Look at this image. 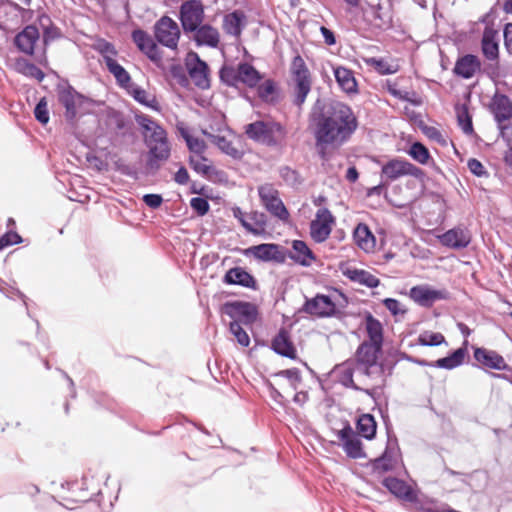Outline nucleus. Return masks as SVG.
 I'll return each mask as SVG.
<instances>
[{"instance_id": "obj_1", "label": "nucleus", "mask_w": 512, "mask_h": 512, "mask_svg": "<svg viewBox=\"0 0 512 512\" xmlns=\"http://www.w3.org/2000/svg\"><path fill=\"white\" fill-rule=\"evenodd\" d=\"M311 125L318 155L327 160V147L338 148L348 142L359 123L349 105L333 102L326 109L312 114Z\"/></svg>"}, {"instance_id": "obj_2", "label": "nucleus", "mask_w": 512, "mask_h": 512, "mask_svg": "<svg viewBox=\"0 0 512 512\" xmlns=\"http://www.w3.org/2000/svg\"><path fill=\"white\" fill-rule=\"evenodd\" d=\"M135 121L142 129L144 142L148 148L146 167L150 172H156L171 155L167 131L143 113L135 114Z\"/></svg>"}, {"instance_id": "obj_3", "label": "nucleus", "mask_w": 512, "mask_h": 512, "mask_svg": "<svg viewBox=\"0 0 512 512\" xmlns=\"http://www.w3.org/2000/svg\"><path fill=\"white\" fill-rule=\"evenodd\" d=\"M246 136L268 147H282L286 143L287 130L274 120H257L245 126Z\"/></svg>"}, {"instance_id": "obj_4", "label": "nucleus", "mask_w": 512, "mask_h": 512, "mask_svg": "<svg viewBox=\"0 0 512 512\" xmlns=\"http://www.w3.org/2000/svg\"><path fill=\"white\" fill-rule=\"evenodd\" d=\"M219 76L223 83L231 87H237L241 83L248 88H256L262 80L260 72L247 62H241L236 67L224 65Z\"/></svg>"}, {"instance_id": "obj_5", "label": "nucleus", "mask_w": 512, "mask_h": 512, "mask_svg": "<svg viewBox=\"0 0 512 512\" xmlns=\"http://www.w3.org/2000/svg\"><path fill=\"white\" fill-rule=\"evenodd\" d=\"M290 72L295 83L293 102L296 106L301 107L311 91L312 80L310 71L300 55H296L292 59Z\"/></svg>"}, {"instance_id": "obj_6", "label": "nucleus", "mask_w": 512, "mask_h": 512, "mask_svg": "<svg viewBox=\"0 0 512 512\" xmlns=\"http://www.w3.org/2000/svg\"><path fill=\"white\" fill-rule=\"evenodd\" d=\"M57 99L61 106L65 108L64 116L70 123L74 122L80 113L85 112V104L90 103V99L76 91L71 85H58Z\"/></svg>"}, {"instance_id": "obj_7", "label": "nucleus", "mask_w": 512, "mask_h": 512, "mask_svg": "<svg viewBox=\"0 0 512 512\" xmlns=\"http://www.w3.org/2000/svg\"><path fill=\"white\" fill-rule=\"evenodd\" d=\"M408 175L420 180L425 176L422 169L406 160L398 158L389 160L381 168V180L386 181L388 184Z\"/></svg>"}, {"instance_id": "obj_8", "label": "nucleus", "mask_w": 512, "mask_h": 512, "mask_svg": "<svg viewBox=\"0 0 512 512\" xmlns=\"http://www.w3.org/2000/svg\"><path fill=\"white\" fill-rule=\"evenodd\" d=\"M380 345L363 342L356 352V369L362 374L371 376L375 373L382 374V367L377 364L378 354L381 351Z\"/></svg>"}, {"instance_id": "obj_9", "label": "nucleus", "mask_w": 512, "mask_h": 512, "mask_svg": "<svg viewBox=\"0 0 512 512\" xmlns=\"http://www.w3.org/2000/svg\"><path fill=\"white\" fill-rule=\"evenodd\" d=\"M221 312L229 316L232 321L241 325H252L258 315L257 307L244 301H229L222 305Z\"/></svg>"}, {"instance_id": "obj_10", "label": "nucleus", "mask_w": 512, "mask_h": 512, "mask_svg": "<svg viewBox=\"0 0 512 512\" xmlns=\"http://www.w3.org/2000/svg\"><path fill=\"white\" fill-rule=\"evenodd\" d=\"M258 194L261 203L271 215L282 221L288 220L289 212L280 199L278 190L272 184L259 186Z\"/></svg>"}, {"instance_id": "obj_11", "label": "nucleus", "mask_w": 512, "mask_h": 512, "mask_svg": "<svg viewBox=\"0 0 512 512\" xmlns=\"http://www.w3.org/2000/svg\"><path fill=\"white\" fill-rule=\"evenodd\" d=\"M244 255L262 262L283 264L287 259V249L275 243H262L248 247L244 250Z\"/></svg>"}, {"instance_id": "obj_12", "label": "nucleus", "mask_w": 512, "mask_h": 512, "mask_svg": "<svg viewBox=\"0 0 512 512\" xmlns=\"http://www.w3.org/2000/svg\"><path fill=\"white\" fill-rule=\"evenodd\" d=\"M154 35L158 43L174 50L178 46L180 29L176 21L163 16L154 25Z\"/></svg>"}, {"instance_id": "obj_13", "label": "nucleus", "mask_w": 512, "mask_h": 512, "mask_svg": "<svg viewBox=\"0 0 512 512\" xmlns=\"http://www.w3.org/2000/svg\"><path fill=\"white\" fill-rule=\"evenodd\" d=\"M335 223V217L328 208H320L317 210L315 219L310 223V236L316 243L326 241L332 231Z\"/></svg>"}, {"instance_id": "obj_14", "label": "nucleus", "mask_w": 512, "mask_h": 512, "mask_svg": "<svg viewBox=\"0 0 512 512\" xmlns=\"http://www.w3.org/2000/svg\"><path fill=\"white\" fill-rule=\"evenodd\" d=\"M301 311L317 318L332 317L336 314V304L328 295L316 294L313 298H306Z\"/></svg>"}, {"instance_id": "obj_15", "label": "nucleus", "mask_w": 512, "mask_h": 512, "mask_svg": "<svg viewBox=\"0 0 512 512\" xmlns=\"http://www.w3.org/2000/svg\"><path fill=\"white\" fill-rule=\"evenodd\" d=\"M204 19V8L200 1L189 0L180 8V20L185 33L194 31Z\"/></svg>"}, {"instance_id": "obj_16", "label": "nucleus", "mask_w": 512, "mask_h": 512, "mask_svg": "<svg viewBox=\"0 0 512 512\" xmlns=\"http://www.w3.org/2000/svg\"><path fill=\"white\" fill-rule=\"evenodd\" d=\"M409 297L418 305L429 308L434 302L448 300L450 293L446 289H433L428 285H417L410 289Z\"/></svg>"}, {"instance_id": "obj_17", "label": "nucleus", "mask_w": 512, "mask_h": 512, "mask_svg": "<svg viewBox=\"0 0 512 512\" xmlns=\"http://www.w3.org/2000/svg\"><path fill=\"white\" fill-rule=\"evenodd\" d=\"M186 67L193 83L201 89L210 86L208 77V65L201 60L197 53L191 52L186 58Z\"/></svg>"}, {"instance_id": "obj_18", "label": "nucleus", "mask_w": 512, "mask_h": 512, "mask_svg": "<svg viewBox=\"0 0 512 512\" xmlns=\"http://www.w3.org/2000/svg\"><path fill=\"white\" fill-rule=\"evenodd\" d=\"M32 15V10L20 7L13 2H6L0 5V21L6 28L17 26L28 20Z\"/></svg>"}, {"instance_id": "obj_19", "label": "nucleus", "mask_w": 512, "mask_h": 512, "mask_svg": "<svg viewBox=\"0 0 512 512\" xmlns=\"http://www.w3.org/2000/svg\"><path fill=\"white\" fill-rule=\"evenodd\" d=\"M438 239L443 246L458 250L466 248L470 244L472 234L468 228L456 226L438 236Z\"/></svg>"}, {"instance_id": "obj_20", "label": "nucleus", "mask_w": 512, "mask_h": 512, "mask_svg": "<svg viewBox=\"0 0 512 512\" xmlns=\"http://www.w3.org/2000/svg\"><path fill=\"white\" fill-rule=\"evenodd\" d=\"M338 438L343 442V449L349 457L354 459L365 457L362 442L349 424L338 432Z\"/></svg>"}, {"instance_id": "obj_21", "label": "nucleus", "mask_w": 512, "mask_h": 512, "mask_svg": "<svg viewBox=\"0 0 512 512\" xmlns=\"http://www.w3.org/2000/svg\"><path fill=\"white\" fill-rule=\"evenodd\" d=\"M481 51L489 61L499 60V32L492 25L484 28L481 38Z\"/></svg>"}, {"instance_id": "obj_22", "label": "nucleus", "mask_w": 512, "mask_h": 512, "mask_svg": "<svg viewBox=\"0 0 512 512\" xmlns=\"http://www.w3.org/2000/svg\"><path fill=\"white\" fill-rule=\"evenodd\" d=\"M474 358L482 366L494 370H511L502 355L482 347L474 349Z\"/></svg>"}, {"instance_id": "obj_23", "label": "nucleus", "mask_w": 512, "mask_h": 512, "mask_svg": "<svg viewBox=\"0 0 512 512\" xmlns=\"http://www.w3.org/2000/svg\"><path fill=\"white\" fill-rule=\"evenodd\" d=\"M467 339L464 340L463 347L458 348L453 353L448 355L447 357L440 358L433 363H429L425 360L418 361V363L422 366H431L441 369L452 370L461 366L464 363L465 357L467 355Z\"/></svg>"}, {"instance_id": "obj_24", "label": "nucleus", "mask_w": 512, "mask_h": 512, "mask_svg": "<svg viewBox=\"0 0 512 512\" xmlns=\"http://www.w3.org/2000/svg\"><path fill=\"white\" fill-rule=\"evenodd\" d=\"M132 40L138 49L150 60L158 61L161 58L159 48L152 37L144 30L136 29L132 32Z\"/></svg>"}, {"instance_id": "obj_25", "label": "nucleus", "mask_w": 512, "mask_h": 512, "mask_svg": "<svg viewBox=\"0 0 512 512\" xmlns=\"http://www.w3.org/2000/svg\"><path fill=\"white\" fill-rule=\"evenodd\" d=\"M490 111L497 124L506 122L512 118V101L501 93H495L491 99Z\"/></svg>"}, {"instance_id": "obj_26", "label": "nucleus", "mask_w": 512, "mask_h": 512, "mask_svg": "<svg viewBox=\"0 0 512 512\" xmlns=\"http://www.w3.org/2000/svg\"><path fill=\"white\" fill-rule=\"evenodd\" d=\"M39 37L40 34L38 29L33 25H29L16 35L14 44L22 53L26 55H33L35 45L39 40Z\"/></svg>"}, {"instance_id": "obj_27", "label": "nucleus", "mask_w": 512, "mask_h": 512, "mask_svg": "<svg viewBox=\"0 0 512 512\" xmlns=\"http://www.w3.org/2000/svg\"><path fill=\"white\" fill-rule=\"evenodd\" d=\"M356 367L351 362H344L338 366H336L334 373L337 378V381L347 388H351L356 391H362L369 396L374 395V390L369 388H362L355 384L353 380V374Z\"/></svg>"}, {"instance_id": "obj_28", "label": "nucleus", "mask_w": 512, "mask_h": 512, "mask_svg": "<svg viewBox=\"0 0 512 512\" xmlns=\"http://www.w3.org/2000/svg\"><path fill=\"white\" fill-rule=\"evenodd\" d=\"M480 68L481 62L479 58L473 54H466L457 59L453 72L463 79H470L480 71Z\"/></svg>"}, {"instance_id": "obj_29", "label": "nucleus", "mask_w": 512, "mask_h": 512, "mask_svg": "<svg viewBox=\"0 0 512 512\" xmlns=\"http://www.w3.org/2000/svg\"><path fill=\"white\" fill-rule=\"evenodd\" d=\"M193 40L197 46L216 48L220 41V35L216 28L209 24L199 25L194 31Z\"/></svg>"}, {"instance_id": "obj_30", "label": "nucleus", "mask_w": 512, "mask_h": 512, "mask_svg": "<svg viewBox=\"0 0 512 512\" xmlns=\"http://www.w3.org/2000/svg\"><path fill=\"white\" fill-rule=\"evenodd\" d=\"M287 258L304 267L310 266L315 260L313 252L302 240H294L292 242V249L287 250Z\"/></svg>"}, {"instance_id": "obj_31", "label": "nucleus", "mask_w": 512, "mask_h": 512, "mask_svg": "<svg viewBox=\"0 0 512 512\" xmlns=\"http://www.w3.org/2000/svg\"><path fill=\"white\" fill-rule=\"evenodd\" d=\"M223 282L229 285H240L246 288H256L255 278L242 267L229 269L224 275Z\"/></svg>"}, {"instance_id": "obj_32", "label": "nucleus", "mask_w": 512, "mask_h": 512, "mask_svg": "<svg viewBox=\"0 0 512 512\" xmlns=\"http://www.w3.org/2000/svg\"><path fill=\"white\" fill-rule=\"evenodd\" d=\"M333 73L342 91L347 94L358 92V85L352 70L344 66L333 67Z\"/></svg>"}, {"instance_id": "obj_33", "label": "nucleus", "mask_w": 512, "mask_h": 512, "mask_svg": "<svg viewBox=\"0 0 512 512\" xmlns=\"http://www.w3.org/2000/svg\"><path fill=\"white\" fill-rule=\"evenodd\" d=\"M246 25V16L243 11L235 10L223 18V30L226 34L240 37Z\"/></svg>"}, {"instance_id": "obj_34", "label": "nucleus", "mask_w": 512, "mask_h": 512, "mask_svg": "<svg viewBox=\"0 0 512 512\" xmlns=\"http://www.w3.org/2000/svg\"><path fill=\"white\" fill-rule=\"evenodd\" d=\"M382 484L395 497L405 501L414 500L415 491L405 481L396 477H386Z\"/></svg>"}, {"instance_id": "obj_35", "label": "nucleus", "mask_w": 512, "mask_h": 512, "mask_svg": "<svg viewBox=\"0 0 512 512\" xmlns=\"http://www.w3.org/2000/svg\"><path fill=\"white\" fill-rule=\"evenodd\" d=\"M355 244L365 252H371L375 248V237L369 227L364 223H359L353 232Z\"/></svg>"}, {"instance_id": "obj_36", "label": "nucleus", "mask_w": 512, "mask_h": 512, "mask_svg": "<svg viewBox=\"0 0 512 512\" xmlns=\"http://www.w3.org/2000/svg\"><path fill=\"white\" fill-rule=\"evenodd\" d=\"M272 348L279 355L290 359L296 358V349L290 340L289 334L285 330H280L274 337Z\"/></svg>"}, {"instance_id": "obj_37", "label": "nucleus", "mask_w": 512, "mask_h": 512, "mask_svg": "<svg viewBox=\"0 0 512 512\" xmlns=\"http://www.w3.org/2000/svg\"><path fill=\"white\" fill-rule=\"evenodd\" d=\"M189 165L196 173L207 179H212L220 173L203 155L190 156Z\"/></svg>"}, {"instance_id": "obj_38", "label": "nucleus", "mask_w": 512, "mask_h": 512, "mask_svg": "<svg viewBox=\"0 0 512 512\" xmlns=\"http://www.w3.org/2000/svg\"><path fill=\"white\" fill-rule=\"evenodd\" d=\"M126 91L131 97H133L135 101H137L141 105L156 111L159 110L160 107L156 97L147 92L139 85L133 83Z\"/></svg>"}, {"instance_id": "obj_39", "label": "nucleus", "mask_w": 512, "mask_h": 512, "mask_svg": "<svg viewBox=\"0 0 512 512\" xmlns=\"http://www.w3.org/2000/svg\"><path fill=\"white\" fill-rule=\"evenodd\" d=\"M344 275L352 282L359 283L368 288H376L380 284V280L376 276L363 269H347Z\"/></svg>"}, {"instance_id": "obj_40", "label": "nucleus", "mask_w": 512, "mask_h": 512, "mask_svg": "<svg viewBox=\"0 0 512 512\" xmlns=\"http://www.w3.org/2000/svg\"><path fill=\"white\" fill-rule=\"evenodd\" d=\"M365 328L370 342L375 345L382 346L383 327L378 319L368 313L365 317Z\"/></svg>"}, {"instance_id": "obj_41", "label": "nucleus", "mask_w": 512, "mask_h": 512, "mask_svg": "<svg viewBox=\"0 0 512 512\" xmlns=\"http://www.w3.org/2000/svg\"><path fill=\"white\" fill-rule=\"evenodd\" d=\"M203 134L206 135L209 140L216 145L223 153L231 156L234 159H240L242 157V153L234 147L232 142L228 140L224 136L215 135L208 133L207 131H203Z\"/></svg>"}, {"instance_id": "obj_42", "label": "nucleus", "mask_w": 512, "mask_h": 512, "mask_svg": "<svg viewBox=\"0 0 512 512\" xmlns=\"http://www.w3.org/2000/svg\"><path fill=\"white\" fill-rule=\"evenodd\" d=\"M106 67L121 88L127 90L133 84L129 73L115 59H109Z\"/></svg>"}, {"instance_id": "obj_43", "label": "nucleus", "mask_w": 512, "mask_h": 512, "mask_svg": "<svg viewBox=\"0 0 512 512\" xmlns=\"http://www.w3.org/2000/svg\"><path fill=\"white\" fill-rule=\"evenodd\" d=\"M376 428V421L371 414H362L357 420V430L367 440L375 437Z\"/></svg>"}, {"instance_id": "obj_44", "label": "nucleus", "mask_w": 512, "mask_h": 512, "mask_svg": "<svg viewBox=\"0 0 512 512\" xmlns=\"http://www.w3.org/2000/svg\"><path fill=\"white\" fill-rule=\"evenodd\" d=\"M372 471L379 475L392 471L395 467V459L388 450H385L382 456L374 459L370 463Z\"/></svg>"}, {"instance_id": "obj_45", "label": "nucleus", "mask_w": 512, "mask_h": 512, "mask_svg": "<svg viewBox=\"0 0 512 512\" xmlns=\"http://www.w3.org/2000/svg\"><path fill=\"white\" fill-rule=\"evenodd\" d=\"M16 68L17 71L21 74L30 78H34L38 81H42L45 77L43 71L40 68H38L35 64L24 59L18 60L16 62Z\"/></svg>"}, {"instance_id": "obj_46", "label": "nucleus", "mask_w": 512, "mask_h": 512, "mask_svg": "<svg viewBox=\"0 0 512 512\" xmlns=\"http://www.w3.org/2000/svg\"><path fill=\"white\" fill-rule=\"evenodd\" d=\"M257 88V93L259 98L267 103H271L275 101V95L277 93L276 83L272 79H267L263 83H259Z\"/></svg>"}, {"instance_id": "obj_47", "label": "nucleus", "mask_w": 512, "mask_h": 512, "mask_svg": "<svg viewBox=\"0 0 512 512\" xmlns=\"http://www.w3.org/2000/svg\"><path fill=\"white\" fill-rule=\"evenodd\" d=\"M413 498L414 500H409L408 502L413 504L414 512H439L440 510L433 499L419 498L415 492Z\"/></svg>"}, {"instance_id": "obj_48", "label": "nucleus", "mask_w": 512, "mask_h": 512, "mask_svg": "<svg viewBox=\"0 0 512 512\" xmlns=\"http://www.w3.org/2000/svg\"><path fill=\"white\" fill-rule=\"evenodd\" d=\"M94 50L100 53L103 56L104 63L107 66V61L109 59H114L117 55V51L114 45L105 39H99L94 44Z\"/></svg>"}, {"instance_id": "obj_49", "label": "nucleus", "mask_w": 512, "mask_h": 512, "mask_svg": "<svg viewBox=\"0 0 512 512\" xmlns=\"http://www.w3.org/2000/svg\"><path fill=\"white\" fill-rule=\"evenodd\" d=\"M275 377L286 378L293 390H297L302 382L301 372L298 368L281 370L275 374Z\"/></svg>"}, {"instance_id": "obj_50", "label": "nucleus", "mask_w": 512, "mask_h": 512, "mask_svg": "<svg viewBox=\"0 0 512 512\" xmlns=\"http://www.w3.org/2000/svg\"><path fill=\"white\" fill-rule=\"evenodd\" d=\"M409 155L420 164H426L430 158L428 149L420 142L411 145Z\"/></svg>"}, {"instance_id": "obj_51", "label": "nucleus", "mask_w": 512, "mask_h": 512, "mask_svg": "<svg viewBox=\"0 0 512 512\" xmlns=\"http://www.w3.org/2000/svg\"><path fill=\"white\" fill-rule=\"evenodd\" d=\"M229 331L242 347L249 346L250 337L247 334V332L243 329L241 324H239L238 322H230Z\"/></svg>"}, {"instance_id": "obj_52", "label": "nucleus", "mask_w": 512, "mask_h": 512, "mask_svg": "<svg viewBox=\"0 0 512 512\" xmlns=\"http://www.w3.org/2000/svg\"><path fill=\"white\" fill-rule=\"evenodd\" d=\"M457 119L462 131L467 135H471L474 131L472 119L469 115L468 109L465 106L458 110Z\"/></svg>"}, {"instance_id": "obj_53", "label": "nucleus", "mask_w": 512, "mask_h": 512, "mask_svg": "<svg viewBox=\"0 0 512 512\" xmlns=\"http://www.w3.org/2000/svg\"><path fill=\"white\" fill-rule=\"evenodd\" d=\"M418 341L423 346H438L445 342V337L439 332H430L421 334Z\"/></svg>"}, {"instance_id": "obj_54", "label": "nucleus", "mask_w": 512, "mask_h": 512, "mask_svg": "<svg viewBox=\"0 0 512 512\" xmlns=\"http://www.w3.org/2000/svg\"><path fill=\"white\" fill-rule=\"evenodd\" d=\"M249 219L251 220V224L253 225V229L258 231L257 233H252L253 235H260L265 231L266 226V216L260 212H252L249 214Z\"/></svg>"}, {"instance_id": "obj_55", "label": "nucleus", "mask_w": 512, "mask_h": 512, "mask_svg": "<svg viewBox=\"0 0 512 512\" xmlns=\"http://www.w3.org/2000/svg\"><path fill=\"white\" fill-rule=\"evenodd\" d=\"M34 115L38 122L41 124H47L49 121V111L47 107V101L45 98H42L36 105L34 109Z\"/></svg>"}, {"instance_id": "obj_56", "label": "nucleus", "mask_w": 512, "mask_h": 512, "mask_svg": "<svg viewBox=\"0 0 512 512\" xmlns=\"http://www.w3.org/2000/svg\"><path fill=\"white\" fill-rule=\"evenodd\" d=\"M186 145L189 151L194 154L193 156L203 155L207 148L205 142L202 139L193 136L187 139Z\"/></svg>"}, {"instance_id": "obj_57", "label": "nucleus", "mask_w": 512, "mask_h": 512, "mask_svg": "<svg viewBox=\"0 0 512 512\" xmlns=\"http://www.w3.org/2000/svg\"><path fill=\"white\" fill-rule=\"evenodd\" d=\"M191 208L197 212L199 216L205 215L209 211V202L202 197H193L190 200Z\"/></svg>"}, {"instance_id": "obj_58", "label": "nucleus", "mask_w": 512, "mask_h": 512, "mask_svg": "<svg viewBox=\"0 0 512 512\" xmlns=\"http://www.w3.org/2000/svg\"><path fill=\"white\" fill-rule=\"evenodd\" d=\"M367 63L373 66L379 73L382 75H388L394 73V70L391 69L390 65L381 58H370L367 60Z\"/></svg>"}, {"instance_id": "obj_59", "label": "nucleus", "mask_w": 512, "mask_h": 512, "mask_svg": "<svg viewBox=\"0 0 512 512\" xmlns=\"http://www.w3.org/2000/svg\"><path fill=\"white\" fill-rule=\"evenodd\" d=\"M383 305L390 311L394 316L403 315L406 313L405 309H402L400 301L394 298H386L383 300Z\"/></svg>"}, {"instance_id": "obj_60", "label": "nucleus", "mask_w": 512, "mask_h": 512, "mask_svg": "<svg viewBox=\"0 0 512 512\" xmlns=\"http://www.w3.org/2000/svg\"><path fill=\"white\" fill-rule=\"evenodd\" d=\"M109 119L117 130L124 131L127 128V120L121 112L112 110L109 114Z\"/></svg>"}, {"instance_id": "obj_61", "label": "nucleus", "mask_w": 512, "mask_h": 512, "mask_svg": "<svg viewBox=\"0 0 512 512\" xmlns=\"http://www.w3.org/2000/svg\"><path fill=\"white\" fill-rule=\"evenodd\" d=\"M497 125H498V129H499L501 138L506 142L507 146H511L512 145V124L507 123V121H506V122H503V123L497 124Z\"/></svg>"}, {"instance_id": "obj_62", "label": "nucleus", "mask_w": 512, "mask_h": 512, "mask_svg": "<svg viewBox=\"0 0 512 512\" xmlns=\"http://www.w3.org/2000/svg\"><path fill=\"white\" fill-rule=\"evenodd\" d=\"M467 166H468L470 172L478 177L487 175V171H486L485 167L483 166V164L475 158L469 159Z\"/></svg>"}, {"instance_id": "obj_63", "label": "nucleus", "mask_w": 512, "mask_h": 512, "mask_svg": "<svg viewBox=\"0 0 512 512\" xmlns=\"http://www.w3.org/2000/svg\"><path fill=\"white\" fill-rule=\"evenodd\" d=\"M280 175L287 183L295 184L298 182V173L288 166H284L280 169Z\"/></svg>"}, {"instance_id": "obj_64", "label": "nucleus", "mask_w": 512, "mask_h": 512, "mask_svg": "<svg viewBox=\"0 0 512 512\" xmlns=\"http://www.w3.org/2000/svg\"><path fill=\"white\" fill-rule=\"evenodd\" d=\"M22 241L20 235L14 231H8L0 238V242L4 245V247L18 244Z\"/></svg>"}]
</instances>
